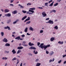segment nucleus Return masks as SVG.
I'll return each mask as SVG.
<instances>
[{
  "instance_id": "7ed1b4c3",
  "label": "nucleus",
  "mask_w": 66,
  "mask_h": 66,
  "mask_svg": "<svg viewBox=\"0 0 66 66\" xmlns=\"http://www.w3.org/2000/svg\"><path fill=\"white\" fill-rule=\"evenodd\" d=\"M44 45V43H41L40 45L39 46V48H42V49H43V48H44V46H43Z\"/></svg>"
},
{
  "instance_id": "7c9ffc66",
  "label": "nucleus",
  "mask_w": 66,
  "mask_h": 66,
  "mask_svg": "<svg viewBox=\"0 0 66 66\" xmlns=\"http://www.w3.org/2000/svg\"><path fill=\"white\" fill-rule=\"evenodd\" d=\"M54 3V1L52 3H51V4H50V5L49 6H52Z\"/></svg>"
},
{
  "instance_id": "6e6d98bb",
  "label": "nucleus",
  "mask_w": 66,
  "mask_h": 66,
  "mask_svg": "<svg viewBox=\"0 0 66 66\" xmlns=\"http://www.w3.org/2000/svg\"><path fill=\"white\" fill-rule=\"evenodd\" d=\"M65 56H66V54H65V55H64L63 56V57H65Z\"/></svg>"
},
{
  "instance_id": "49530a36",
  "label": "nucleus",
  "mask_w": 66,
  "mask_h": 66,
  "mask_svg": "<svg viewBox=\"0 0 66 66\" xmlns=\"http://www.w3.org/2000/svg\"><path fill=\"white\" fill-rule=\"evenodd\" d=\"M46 50H46V54H49V51H46Z\"/></svg>"
},
{
  "instance_id": "9b49d317",
  "label": "nucleus",
  "mask_w": 66,
  "mask_h": 66,
  "mask_svg": "<svg viewBox=\"0 0 66 66\" xmlns=\"http://www.w3.org/2000/svg\"><path fill=\"white\" fill-rule=\"evenodd\" d=\"M55 37H52L50 39L51 42H53V40H55Z\"/></svg>"
},
{
  "instance_id": "6e6552de",
  "label": "nucleus",
  "mask_w": 66,
  "mask_h": 66,
  "mask_svg": "<svg viewBox=\"0 0 66 66\" xmlns=\"http://www.w3.org/2000/svg\"><path fill=\"white\" fill-rule=\"evenodd\" d=\"M3 41L4 42H6V43H7V42H8L7 39H6L5 38L4 39H3Z\"/></svg>"
},
{
  "instance_id": "37998d69",
  "label": "nucleus",
  "mask_w": 66,
  "mask_h": 66,
  "mask_svg": "<svg viewBox=\"0 0 66 66\" xmlns=\"http://www.w3.org/2000/svg\"><path fill=\"white\" fill-rule=\"evenodd\" d=\"M43 30H40V33H42V32H43Z\"/></svg>"
},
{
  "instance_id": "2eb2a0df",
  "label": "nucleus",
  "mask_w": 66,
  "mask_h": 66,
  "mask_svg": "<svg viewBox=\"0 0 66 66\" xmlns=\"http://www.w3.org/2000/svg\"><path fill=\"white\" fill-rule=\"evenodd\" d=\"M27 17V15H25L24 16L23 18H22L21 19L22 20H24V19H26Z\"/></svg>"
},
{
  "instance_id": "680f3d73",
  "label": "nucleus",
  "mask_w": 66,
  "mask_h": 66,
  "mask_svg": "<svg viewBox=\"0 0 66 66\" xmlns=\"http://www.w3.org/2000/svg\"><path fill=\"white\" fill-rule=\"evenodd\" d=\"M22 63H21L20 64V66H22Z\"/></svg>"
},
{
  "instance_id": "a211bd4d",
  "label": "nucleus",
  "mask_w": 66,
  "mask_h": 66,
  "mask_svg": "<svg viewBox=\"0 0 66 66\" xmlns=\"http://www.w3.org/2000/svg\"><path fill=\"white\" fill-rule=\"evenodd\" d=\"M30 30H32V31H33L34 30V28H32V27L30 26L29 28Z\"/></svg>"
},
{
  "instance_id": "09e8293b",
  "label": "nucleus",
  "mask_w": 66,
  "mask_h": 66,
  "mask_svg": "<svg viewBox=\"0 0 66 66\" xmlns=\"http://www.w3.org/2000/svg\"><path fill=\"white\" fill-rule=\"evenodd\" d=\"M14 0H11V1H10V3H13V2H14Z\"/></svg>"
},
{
  "instance_id": "5701e85b",
  "label": "nucleus",
  "mask_w": 66,
  "mask_h": 66,
  "mask_svg": "<svg viewBox=\"0 0 66 66\" xmlns=\"http://www.w3.org/2000/svg\"><path fill=\"white\" fill-rule=\"evenodd\" d=\"M54 58L53 59H52V60H49V62L51 63L52 61L53 62L54 61Z\"/></svg>"
},
{
  "instance_id": "603ef678",
  "label": "nucleus",
  "mask_w": 66,
  "mask_h": 66,
  "mask_svg": "<svg viewBox=\"0 0 66 66\" xmlns=\"http://www.w3.org/2000/svg\"><path fill=\"white\" fill-rule=\"evenodd\" d=\"M61 60H60V61H59L58 63H61Z\"/></svg>"
},
{
  "instance_id": "2f4dec72",
  "label": "nucleus",
  "mask_w": 66,
  "mask_h": 66,
  "mask_svg": "<svg viewBox=\"0 0 66 66\" xmlns=\"http://www.w3.org/2000/svg\"><path fill=\"white\" fill-rule=\"evenodd\" d=\"M17 60V58L16 57H14L13 59H12V60L13 61H15L16 60Z\"/></svg>"
},
{
  "instance_id": "393cba45",
  "label": "nucleus",
  "mask_w": 66,
  "mask_h": 66,
  "mask_svg": "<svg viewBox=\"0 0 66 66\" xmlns=\"http://www.w3.org/2000/svg\"><path fill=\"white\" fill-rule=\"evenodd\" d=\"M40 65V63H37L36 64V66H39Z\"/></svg>"
},
{
  "instance_id": "412c9836",
  "label": "nucleus",
  "mask_w": 66,
  "mask_h": 66,
  "mask_svg": "<svg viewBox=\"0 0 66 66\" xmlns=\"http://www.w3.org/2000/svg\"><path fill=\"white\" fill-rule=\"evenodd\" d=\"M5 46H10V43H6L5 44Z\"/></svg>"
},
{
  "instance_id": "bf43d9fd",
  "label": "nucleus",
  "mask_w": 66,
  "mask_h": 66,
  "mask_svg": "<svg viewBox=\"0 0 66 66\" xmlns=\"http://www.w3.org/2000/svg\"><path fill=\"white\" fill-rule=\"evenodd\" d=\"M66 61H64V62H63L64 64H66Z\"/></svg>"
},
{
  "instance_id": "ddd939ff",
  "label": "nucleus",
  "mask_w": 66,
  "mask_h": 66,
  "mask_svg": "<svg viewBox=\"0 0 66 66\" xmlns=\"http://www.w3.org/2000/svg\"><path fill=\"white\" fill-rule=\"evenodd\" d=\"M4 28L5 29H7V28H8V30H10L11 29L10 27L9 26H7L6 27H5Z\"/></svg>"
},
{
  "instance_id": "c03bdc74",
  "label": "nucleus",
  "mask_w": 66,
  "mask_h": 66,
  "mask_svg": "<svg viewBox=\"0 0 66 66\" xmlns=\"http://www.w3.org/2000/svg\"><path fill=\"white\" fill-rule=\"evenodd\" d=\"M38 8L40 9H43V8H42V7H38Z\"/></svg>"
},
{
  "instance_id": "c9c22d12",
  "label": "nucleus",
  "mask_w": 66,
  "mask_h": 66,
  "mask_svg": "<svg viewBox=\"0 0 66 66\" xmlns=\"http://www.w3.org/2000/svg\"><path fill=\"white\" fill-rule=\"evenodd\" d=\"M22 12H23V13H26L27 11H25V10H22Z\"/></svg>"
},
{
  "instance_id": "58836bf2",
  "label": "nucleus",
  "mask_w": 66,
  "mask_h": 66,
  "mask_svg": "<svg viewBox=\"0 0 66 66\" xmlns=\"http://www.w3.org/2000/svg\"><path fill=\"white\" fill-rule=\"evenodd\" d=\"M51 12H56V11L55 10H52Z\"/></svg>"
},
{
  "instance_id": "de8ad7c7",
  "label": "nucleus",
  "mask_w": 66,
  "mask_h": 66,
  "mask_svg": "<svg viewBox=\"0 0 66 66\" xmlns=\"http://www.w3.org/2000/svg\"><path fill=\"white\" fill-rule=\"evenodd\" d=\"M52 1H53L52 0H51V1H50L48 3L50 4V3H51L52 2Z\"/></svg>"
},
{
  "instance_id": "473e14b6",
  "label": "nucleus",
  "mask_w": 66,
  "mask_h": 66,
  "mask_svg": "<svg viewBox=\"0 0 66 66\" xmlns=\"http://www.w3.org/2000/svg\"><path fill=\"white\" fill-rule=\"evenodd\" d=\"M21 52V50H18V51L17 52V54H19V53H20Z\"/></svg>"
},
{
  "instance_id": "bb28decb",
  "label": "nucleus",
  "mask_w": 66,
  "mask_h": 66,
  "mask_svg": "<svg viewBox=\"0 0 66 66\" xmlns=\"http://www.w3.org/2000/svg\"><path fill=\"white\" fill-rule=\"evenodd\" d=\"M28 27H26L25 29L24 30V31L25 32H27V31H28Z\"/></svg>"
},
{
  "instance_id": "8fccbe9b",
  "label": "nucleus",
  "mask_w": 66,
  "mask_h": 66,
  "mask_svg": "<svg viewBox=\"0 0 66 66\" xmlns=\"http://www.w3.org/2000/svg\"><path fill=\"white\" fill-rule=\"evenodd\" d=\"M27 14H30V12H29V11H27Z\"/></svg>"
},
{
  "instance_id": "774afa93",
  "label": "nucleus",
  "mask_w": 66,
  "mask_h": 66,
  "mask_svg": "<svg viewBox=\"0 0 66 66\" xmlns=\"http://www.w3.org/2000/svg\"><path fill=\"white\" fill-rule=\"evenodd\" d=\"M7 65V63H6V64H5V66H6Z\"/></svg>"
},
{
  "instance_id": "e433bc0d",
  "label": "nucleus",
  "mask_w": 66,
  "mask_h": 66,
  "mask_svg": "<svg viewBox=\"0 0 66 66\" xmlns=\"http://www.w3.org/2000/svg\"><path fill=\"white\" fill-rule=\"evenodd\" d=\"M24 8V6H23L22 5H20V8H22L23 9Z\"/></svg>"
},
{
  "instance_id": "4c0bfd02",
  "label": "nucleus",
  "mask_w": 66,
  "mask_h": 66,
  "mask_svg": "<svg viewBox=\"0 0 66 66\" xmlns=\"http://www.w3.org/2000/svg\"><path fill=\"white\" fill-rule=\"evenodd\" d=\"M31 22V21H28L26 23V24H30Z\"/></svg>"
},
{
  "instance_id": "052dcab7",
  "label": "nucleus",
  "mask_w": 66,
  "mask_h": 66,
  "mask_svg": "<svg viewBox=\"0 0 66 66\" xmlns=\"http://www.w3.org/2000/svg\"><path fill=\"white\" fill-rule=\"evenodd\" d=\"M29 55H31V56H32V54H31V53H29Z\"/></svg>"
},
{
  "instance_id": "72a5a7b5",
  "label": "nucleus",
  "mask_w": 66,
  "mask_h": 66,
  "mask_svg": "<svg viewBox=\"0 0 66 66\" xmlns=\"http://www.w3.org/2000/svg\"><path fill=\"white\" fill-rule=\"evenodd\" d=\"M54 28H55L56 29H58V27L57 26H55L54 27Z\"/></svg>"
},
{
  "instance_id": "f03ea898",
  "label": "nucleus",
  "mask_w": 66,
  "mask_h": 66,
  "mask_svg": "<svg viewBox=\"0 0 66 66\" xmlns=\"http://www.w3.org/2000/svg\"><path fill=\"white\" fill-rule=\"evenodd\" d=\"M42 14L43 15V17H45V16H46L47 14L46 13V12L45 11H43V12L42 13Z\"/></svg>"
},
{
  "instance_id": "4d7b16f0",
  "label": "nucleus",
  "mask_w": 66,
  "mask_h": 66,
  "mask_svg": "<svg viewBox=\"0 0 66 66\" xmlns=\"http://www.w3.org/2000/svg\"><path fill=\"white\" fill-rule=\"evenodd\" d=\"M46 20H49V18H47L46 19Z\"/></svg>"
},
{
  "instance_id": "13d9d810",
  "label": "nucleus",
  "mask_w": 66,
  "mask_h": 66,
  "mask_svg": "<svg viewBox=\"0 0 66 66\" xmlns=\"http://www.w3.org/2000/svg\"><path fill=\"white\" fill-rule=\"evenodd\" d=\"M28 46V44H25L24 47H27Z\"/></svg>"
},
{
  "instance_id": "a18cd8bd",
  "label": "nucleus",
  "mask_w": 66,
  "mask_h": 66,
  "mask_svg": "<svg viewBox=\"0 0 66 66\" xmlns=\"http://www.w3.org/2000/svg\"><path fill=\"white\" fill-rule=\"evenodd\" d=\"M31 3H28L27 4V5H31Z\"/></svg>"
},
{
  "instance_id": "4468645a",
  "label": "nucleus",
  "mask_w": 66,
  "mask_h": 66,
  "mask_svg": "<svg viewBox=\"0 0 66 66\" xmlns=\"http://www.w3.org/2000/svg\"><path fill=\"white\" fill-rule=\"evenodd\" d=\"M58 44H61V45H62V44H63L64 43L63 41H59L58 42Z\"/></svg>"
},
{
  "instance_id": "f3484780",
  "label": "nucleus",
  "mask_w": 66,
  "mask_h": 66,
  "mask_svg": "<svg viewBox=\"0 0 66 66\" xmlns=\"http://www.w3.org/2000/svg\"><path fill=\"white\" fill-rule=\"evenodd\" d=\"M12 52L13 53V54H15L16 53V51H15V49H13V50L12 51Z\"/></svg>"
},
{
  "instance_id": "dca6fc26",
  "label": "nucleus",
  "mask_w": 66,
  "mask_h": 66,
  "mask_svg": "<svg viewBox=\"0 0 66 66\" xmlns=\"http://www.w3.org/2000/svg\"><path fill=\"white\" fill-rule=\"evenodd\" d=\"M23 47H18L17 48V49L18 50H21V49H23Z\"/></svg>"
},
{
  "instance_id": "cd10ccee",
  "label": "nucleus",
  "mask_w": 66,
  "mask_h": 66,
  "mask_svg": "<svg viewBox=\"0 0 66 66\" xmlns=\"http://www.w3.org/2000/svg\"><path fill=\"white\" fill-rule=\"evenodd\" d=\"M11 22V20H8L7 21V23L9 24V23H10Z\"/></svg>"
},
{
  "instance_id": "69168bd1",
  "label": "nucleus",
  "mask_w": 66,
  "mask_h": 66,
  "mask_svg": "<svg viewBox=\"0 0 66 66\" xmlns=\"http://www.w3.org/2000/svg\"><path fill=\"white\" fill-rule=\"evenodd\" d=\"M10 6H14L13 4H10Z\"/></svg>"
},
{
  "instance_id": "c756f323",
  "label": "nucleus",
  "mask_w": 66,
  "mask_h": 66,
  "mask_svg": "<svg viewBox=\"0 0 66 66\" xmlns=\"http://www.w3.org/2000/svg\"><path fill=\"white\" fill-rule=\"evenodd\" d=\"M35 50H34V53L35 54H38V52H35Z\"/></svg>"
},
{
  "instance_id": "20e7f679",
  "label": "nucleus",
  "mask_w": 66,
  "mask_h": 66,
  "mask_svg": "<svg viewBox=\"0 0 66 66\" xmlns=\"http://www.w3.org/2000/svg\"><path fill=\"white\" fill-rule=\"evenodd\" d=\"M29 9L31 10V12L32 13H34V10H35V8H30Z\"/></svg>"
},
{
  "instance_id": "3c124183",
  "label": "nucleus",
  "mask_w": 66,
  "mask_h": 66,
  "mask_svg": "<svg viewBox=\"0 0 66 66\" xmlns=\"http://www.w3.org/2000/svg\"><path fill=\"white\" fill-rule=\"evenodd\" d=\"M21 36L23 37H25V35H21Z\"/></svg>"
},
{
  "instance_id": "0e129e2a",
  "label": "nucleus",
  "mask_w": 66,
  "mask_h": 66,
  "mask_svg": "<svg viewBox=\"0 0 66 66\" xmlns=\"http://www.w3.org/2000/svg\"><path fill=\"white\" fill-rule=\"evenodd\" d=\"M31 9H30V10H29V12H31Z\"/></svg>"
},
{
  "instance_id": "423d86ee",
  "label": "nucleus",
  "mask_w": 66,
  "mask_h": 66,
  "mask_svg": "<svg viewBox=\"0 0 66 66\" xmlns=\"http://www.w3.org/2000/svg\"><path fill=\"white\" fill-rule=\"evenodd\" d=\"M48 23H50V24H53L54 22L53 21H52V20H49L48 21Z\"/></svg>"
},
{
  "instance_id": "864d4df0",
  "label": "nucleus",
  "mask_w": 66,
  "mask_h": 66,
  "mask_svg": "<svg viewBox=\"0 0 66 66\" xmlns=\"http://www.w3.org/2000/svg\"><path fill=\"white\" fill-rule=\"evenodd\" d=\"M39 59H36L35 60L36 62H37V61H38Z\"/></svg>"
},
{
  "instance_id": "c85d7f7f",
  "label": "nucleus",
  "mask_w": 66,
  "mask_h": 66,
  "mask_svg": "<svg viewBox=\"0 0 66 66\" xmlns=\"http://www.w3.org/2000/svg\"><path fill=\"white\" fill-rule=\"evenodd\" d=\"M1 35H2V36H3L4 35V32H1Z\"/></svg>"
},
{
  "instance_id": "e2e57ef3",
  "label": "nucleus",
  "mask_w": 66,
  "mask_h": 66,
  "mask_svg": "<svg viewBox=\"0 0 66 66\" xmlns=\"http://www.w3.org/2000/svg\"><path fill=\"white\" fill-rule=\"evenodd\" d=\"M5 52L7 53H9V51H6Z\"/></svg>"
},
{
  "instance_id": "1a4fd4ad",
  "label": "nucleus",
  "mask_w": 66,
  "mask_h": 66,
  "mask_svg": "<svg viewBox=\"0 0 66 66\" xmlns=\"http://www.w3.org/2000/svg\"><path fill=\"white\" fill-rule=\"evenodd\" d=\"M28 44L30 46H32L34 45V44H33V43H31V42H30Z\"/></svg>"
},
{
  "instance_id": "9d476101",
  "label": "nucleus",
  "mask_w": 66,
  "mask_h": 66,
  "mask_svg": "<svg viewBox=\"0 0 66 66\" xmlns=\"http://www.w3.org/2000/svg\"><path fill=\"white\" fill-rule=\"evenodd\" d=\"M29 49H33L34 50H36V48L35 47H30V48H29Z\"/></svg>"
},
{
  "instance_id": "39448f33",
  "label": "nucleus",
  "mask_w": 66,
  "mask_h": 66,
  "mask_svg": "<svg viewBox=\"0 0 66 66\" xmlns=\"http://www.w3.org/2000/svg\"><path fill=\"white\" fill-rule=\"evenodd\" d=\"M5 15L6 16H11V13H7V14H5Z\"/></svg>"
},
{
  "instance_id": "79ce46f5",
  "label": "nucleus",
  "mask_w": 66,
  "mask_h": 66,
  "mask_svg": "<svg viewBox=\"0 0 66 66\" xmlns=\"http://www.w3.org/2000/svg\"><path fill=\"white\" fill-rule=\"evenodd\" d=\"M40 42H38L37 43V45L39 46L40 45Z\"/></svg>"
},
{
  "instance_id": "5fc2aeb1",
  "label": "nucleus",
  "mask_w": 66,
  "mask_h": 66,
  "mask_svg": "<svg viewBox=\"0 0 66 66\" xmlns=\"http://www.w3.org/2000/svg\"><path fill=\"white\" fill-rule=\"evenodd\" d=\"M27 35H30V34H29L28 32H27Z\"/></svg>"
},
{
  "instance_id": "6ab92c4d",
  "label": "nucleus",
  "mask_w": 66,
  "mask_h": 66,
  "mask_svg": "<svg viewBox=\"0 0 66 66\" xmlns=\"http://www.w3.org/2000/svg\"><path fill=\"white\" fill-rule=\"evenodd\" d=\"M16 13H17V10H15L12 12V13L13 14H16Z\"/></svg>"
},
{
  "instance_id": "a878e982",
  "label": "nucleus",
  "mask_w": 66,
  "mask_h": 66,
  "mask_svg": "<svg viewBox=\"0 0 66 66\" xmlns=\"http://www.w3.org/2000/svg\"><path fill=\"white\" fill-rule=\"evenodd\" d=\"M26 43V41H23V43L22 44V45L23 46H25V44Z\"/></svg>"
},
{
  "instance_id": "f257e3e1",
  "label": "nucleus",
  "mask_w": 66,
  "mask_h": 66,
  "mask_svg": "<svg viewBox=\"0 0 66 66\" xmlns=\"http://www.w3.org/2000/svg\"><path fill=\"white\" fill-rule=\"evenodd\" d=\"M50 46V44H48V45L47 46H45V45H44V50H46V49L48 48V47H49Z\"/></svg>"
},
{
  "instance_id": "4be33fe9",
  "label": "nucleus",
  "mask_w": 66,
  "mask_h": 66,
  "mask_svg": "<svg viewBox=\"0 0 66 66\" xmlns=\"http://www.w3.org/2000/svg\"><path fill=\"white\" fill-rule=\"evenodd\" d=\"M19 21V20L18 19L16 20L15 21L13 22V24H16V23L17 22H18V21Z\"/></svg>"
},
{
  "instance_id": "f704fd0d",
  "label": "nucleus",
  "mask_w": 66,
  "mask_h": 66,
  "mask_svg": "<svg viewBox=\"0 0 66 66\" xmlns=\"http://www.w3.org/2000/svg\"><path fill=\"white\" fill-rule=\"evenodd\" d=\"M2 59L3 60H7V57H3Z\"/></svg>"
},
{
  "instance_id": "a19ab883",
  "label": "nucleus",
  "mask_w": 66,
  "mask_h": 66,
  "mask_svg": "<svg viewBox=\"0 0 66 66\" xmlns=\"http://www.w3.org/2000/svg\"><path fill=\"white\" fill-rule=\"evenodd\" d=\"M48 3H46L45 4V6H47L48 5Z\"/></svg>"
},
{
  "instance_id": "b1692460",
  "label": "nucleus",
  "mask_w": 66,
  "mask_h": 66,
  "mask_svg": "<svg viewBox=\"0 0 66 66\" xmlns=\"http://www.w3.org/2000/svg\"><path fill=\"white\" fill-rule=\"evenodd\" d=\"M53 54H54V52L53 51H52L50 53V55H51V56H52V55H53Z\"/></svg>"
},
{
  "instance_id": "f8f14e48",
  "label": "nucleus",
  "mask_w": 66,
  "mask_h": 66,
  "mask_svg": "<svg viewBox=\"0 0 66 66\" xmlns=\"http://www.w3.org/2000/svg\"><path fill=\"white\" fill-rule=\"evenodd\" d=\"M20 36H18L17 37H16L15 38V39H18V40H19L20 39Z\"/></svg>"
},
{
  "instance_id": "0eeeda50",
  "label": "nucleus",
  "mask_w": 66,
  "mask_h": 66,
  "mask_svg": "<svg viewBox=\"0 0 66 66\" xmlns=\"http://www.w3.org/2000/svg\"><path fill=\"white\" fill-rule=\"evenodd\" d=\"M30 18L28 16V18L26 19L25 21H24V22H26L27 21H29V20H30Z\"/></svg>"
},
{
  "instance_id": "338daca9",
  "label": "nucleus",
  "mask_w": 66,
  "mask_h": 66,
  "mask_svg": "<svg viewBox=\"0 0 66 66\" xmlns=\"http://www.w3.org/2000/svg\"><path fill=\"white\" fill-rule=\"evenodd\" d=\"M1 10L3 11V12L4 11V10H3V9H1Z\"/></svg>"
},
{
  "instance_id": "ea45409f",
  "label": "nucleus",
  "mask_w": 66,
  "mask_h": 66,
  "mask_svg": "<svg viewBox=\"0 0 66 66\" xmlns=\"http://www.w3.org/2000/svg\"><path fill=\"white\" fill-rule=\"evenodd\" d=\"M58 5V3H56V4H55L54 5V6H57Z\"/></svg>"
},
{
  "instance_id": "aec40b11",
  "label": "nucleus",
  "mask_w": 66,
  "mask_h": 66,
  "mask_svg": "<svg viewBox=\"0 0 66 66\" xmlns=\"http://www.w3.org/2000/svg\"><path fill=\"white\" fill-rule=\"evenodd\" d=\"M4 11L5 12H9V9H6Z\"/></svg>"
}]
</instances>
